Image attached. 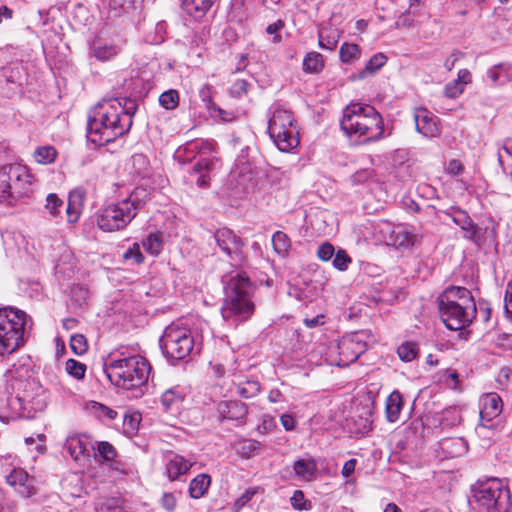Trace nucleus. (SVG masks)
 Wrapping results in <instances>:
<instances>
[{
  "mask_svg": "<svg viewBox=\"0 0 512 512\" xmlns=\"http://www.w3.org/2000/svg\"><path fill=\"white\" fill-rule=\"evenodd\" d=\"M118 52V47L110 43L98 42L92 47L93 55L101 61L109 60L113 56L117 55Z\"/></svg>",
  "mask_w": 512,
  "mask_h": 512,
  "instance_id": "obj_38",
  "label": "nucleus"
},
{
  "mask_svg": "<svg viewBox=\"0 0 512 512\" xmlns=\"http://www.w3.org/2000/svg\"><path fill=\"white\" fill-rule=\"evenodd\" d=\"M7 483L16 487L17 492L25 498H28L35 493L32 482L29 479V475L23 469H14L7 476Z\"/></svg>",
  "mask_w": 512,
  "mask_h": 512,
  "instance_id": "obj_21",
  "label": "nucleus"
},
{
  "mask_svg": "<svg viewBox=\"0 0 512 512\" xmlns=\"http://www.w3.org/2000/svg\"><path fill=\"white\" fill-rule=\"evenodd\" d=\"M32 177L25 166L8 164L0 168V202L9 204L32 191Z\"/></svg>",
  "mask_w": 512,
  "mask_h": 512,
  "instance_id": "obj_10",
  "label": "nucleus"
},
{
  "mask_svg": "<svg viewBox=\"0 0 512 512\" xmlns=\"http://www.w3.org/2000/svg\"><path fill=\"white\" fill-rule=\"evenodd\" d=\"M451 220L463 231V237L481 246L484 242L485 230L473 222L470 216L461 209H453L449 214Z\"/></svg>",
  "mask_w": 512,
  "mask_h": 512,
  "instance_id": "obj_16",
  "label": "nucleus"
},
{
  "mask_svg": "<svg viewBox=\"0 0 512 512\" xmlns=\"http://www.w3.org/2000/svg\"><path fill=\"white\" fill-rule=\"evenodd\" d=\"M256 179V167L246 156H238L229 175L230 184L240 191L248 192L256 186Z\"/></svg>",
  "mask_w": 512,
  "mask_h": 512,
  "instance_id": "obj_14",
  "label": "nucleus"
},
{
  "mask_svg": "<svg viewBox=\"0 0 512 512\" xmlns=\"http://www.w3.org/2000/svg\"><path fill=\"white\" fill-rule=\"evenodd\" d=\"M86 410L101 421L113 420L117 417V412L102 403L89 401L85 404Z\"/></svg>",
  "mask_w": 512,
  "mask_h": 512,
  "instance_id": "obj_31",
  "label": "nucleus"
},
{
  "mask_svg": "<svg viewBox=\"0 0 512 512\" xmlns=\"http://www.w3.org/2000/svg\"><path fill=\"white\" fill-rule=\"evenodd\" d=\"M163 354L171 360H183L194 353L196 344L191 331L176 323L166 327L159 340Z\"/></svg>",
  "mask_w": 512,
  "mask_h": 512,
  "instance_id": "obj_11",
  "label": "nucleus"
},
{
  "mask_svg": "<svg viewBox=\"0 0 512 512\" xmlns=\"http://www.w3.org/2000/svg\"><path fill=\"white\" fill-rule=\"evenodd\" d=\"M414 121L417 132L423 136L432 138L439 134L438 119L426 108L415 110Z\"/></svg>",
  "mask_w": 512,
  "mask_h": 512,
  "instance_id": "obj_18",
  "label": "nucleus"
},
{
  "mask_svg": "<svg viewBox=\"0 0 512 512\" xmlns=\"http://www.w3.org/2000/svg\"><path fill=\"white\" fill-rule=\"evenodd\" d=\"M257 493L255 488L247 489L236 501L235 506L240 509L245 506Z\"/></svg>",
  "mask_w": 512,
  "mask_h": 512,
  "instance_id": "obj_64",
  "label": "nucleus"
},
{
  "mask_svg": "<svg viewBox=\"0 0 512 512\" xmlns=\"http://www.w3.org/2000/svg\"><path fill=\"white\" fill-rule=\"evenodd\" d=\"M63 206V201L58 197L55 193H50L46 197V210L52 215L53 217L57 216L60 208Z\"/></svg>",
  "mask_w": 512,
  "mask_h": 512,
  "instance_id": "obj_49",
  "label": "nucleus"
},
{
  "mask_svg": "<svg viewBox=\"0 0 512 512\" xmlns=\"http://www.w3.org/2000/svg\"><path fill=\"white\" fill-rule=\"evenodd\" d=\"M352 262L351 257L343 249L338 250L333 259V267L339 271H346Z\"/></svg>",
  "mask_w": 512,
  "mask_h": 512,
  "instance_id": "obj_48",
  "label": "nucleus"
},
{
  "mask_svg": "<svg viewBox=\"0 0 512 512\" xmlns=\"http://www.w3.org/2000/svg\"><path fill=\"white\" fill-rule=\"evenodd\" d=\"M132 165L136 173L141 175L147 170L149 161L144 154H134L132 156Z\"/></svg>",
  "mask_w": 512,
  "mask_h": 512,
  "instance_id": "obj_56",
  "label": "nucleus"
},
{
  "mask_svg": "<svg viewBox=\"0 0 512 512\" xmlns=\"http://www.w3.org/2000/svg\"><path fill=\"white\" fill-rule=\"evenodd\" d=\"M179 99V92L175 89H169L159 96V104L166 110H174L179 105Z\"/></svg>",
  "mask_w": 512,
  "mask_h": 512,
  "instance_id": "obj_42",
  "label": "nucleus"
},
{
  "mask_svg": "<svg viewBox=\"0 0 512 512\" xmlns=\"http://www.w3.org/2000/svg\"><path fill=\"white\" fill-rule=\"evenodd\" d=\"M125 260H131L134 264H141L144 262V255L140 251L138 243H133L123 254Z\"/></svg>",
  "mask_w": 512,
  "mask_h": 512,
  "instance_id": "obj_52",
  "label": "nucleus"
},
{
  "mask_svg": "<svg viewBox=\"0 0 512 512\" xmlns=\"http://www.w3.org/2000/svg\"><path fill=\"white\" fill-rule=\"evenodd\" d=\"M90 445L89 438L85 435H70L67 437L64 447L69 455L76 461L85 457Z\"/></svg>",
  "mask_w": 512,
  "mask_h": 512,
  "instance_id": "obj_22",
  "label": "nucleus"
},
{
  "mask_svg": "<svg viewBox=\"0 0 512 512\" xmlns=\"http://www.w3.org/2000/svg\"><path fill=\"white\" fill-rule=\"evenodd\" d=\"M33 156L37 163L48 165L55 161L57 157V151L51 145L40 146L36 148Z\"/></svg>",
  "mask_w": 512,
  "mask_h": 512,
  "instance_id": "obj_39",
  "label": "nucleus"
},
{
  "mask_svg": "<svg viewBox=\"0 0 512 512\" xmlns=\"http://www.w3.org/2000/svg\"><path fill=\"white\" fill-rule=\"evenodd\" d=\"M368 333L356 331L341 338L336 346L338 359L334 360L337 366H348L355 362L367 349Z\"/></svg>",
  "mask_w": 512,
  "mask_h": 512,
  "instance_id": "obj_13",
  "label": "nucleus"
},
{
  "mask_svg": "<svg viewBox=\"0 0 512 512\" xmlns=\"http://www.w3.org/2000/svg\"><path fill=\"white\" fill-rule=\"evenodd\" d=\"M374 170L373 169H361L356 171L353 175L350 177V181L353 185H360L365 184L368 181H370L374 177Z\"/></svg>",
  "mask_w": 512,
  "mask_h": 512,
  "instance_id": "obj_51",
  "label": "nucleus"
},
{
  "mask_svg": "<svg viewBox=\"0 0 512 512\" xmlns=\"http://www.w3.org/2000/svg\"><path fill=\"white\" fill-rule=\"evenodd\" d=\"M505 312L512 319V279L507 283L504 297Z\"/></svg>",
  "mask_w": 512,
  "mask_h": 512,
  "instance_id": "obj_63",
  "label": "nucleus"
},
{
  "mask_svg": "<svg viewBox=\"0 0 512 512\" xmlns=\"http://www.w3.org/2000/svg\"><path fill=\"white\" fill-rule=\"evenodd\" d=\"M438 309L445 326L453 331L468 327L477 312L471 292L461 286L446 288L438 297Z\"/></svg>",
  "mask_w": 512,
  "mask_h": 512,
  "instance_id": "obj_4",
  "label": "nucleus"
},
{
  "mask_svg": "<svg viewBox=\"0 0 512 512\" xmlns=\"http://www.w3.org/2000/svg\"><path fill=\"white\" fill-rule=\"evenodd\" d=\"M292 507L296 510H307L310 508V503L305 499L304 493L301 490H295L290 498Z\"/></svg>",
  "mask_w": 512,
  "mask_h": 512,
  "instance_id": "obj_54",
  "label": "nucleus"
},
{
  "mask_svg": "<svg viewBox=\"0 0 512 512\" xmlns=\"http://www.w3.org/2000/svg\"><path fill=\"white\" fill-rule=\"evenodd\" d=\"M213 165V159L209 157L201 158L194 166L193 172L199 174L196 179V184L200 188H207L209 186V176L207 172Z\"/></svg>",
  "mask_w": 512,
  "mask_h": 512,
  "instance_id": "obj_30",
  "label": "nucleus"
},
{
  "mask_svg": "<svg viewBox=\"0 0 512 512\" xmlns=\"http://www.w3.org/2000/svg\"><path fill=\"white\" fill-rule=\"evenodd\" d=\"M478 512H508L509 490L497 478L481 482L474 489Z\"/></svg>",
  "mask_w": 512,
  "mask_h": 512,
  "instance_id": "obj_12",
  "label": "nucleus"
},
{
  "mask_svg": "<svg viewBox=\"0 0 512 512\" xmlns=\"http://www.w3.org/2000/svg\"><path fill=\"white\" fill-rule=\"evenodd\" d=\"M293 470L300 480L311 481L316 476L317 465L313 459H298L293 464Z\"/></svg>",
  "mask_w": 512,
  "mask_h": 512,
  "instance_id": "obj_26",
  "label": "nucleus"
},
{
  "mask_svg": "<svg viewBox=\"0 0 512 512\" xmlns=\"http://www.w3.org/2000/svg\"><path fill=\"white\" fill-rule=\"evenodd\" d=\"M150 199V192L138 187L125 199L110 203L97 212L98 227L105 232L124 229Z\"/></svg>",
  "mask_w": 512,
  "mask_h": 512,
  "instance_id": "obj_6",
  "label": "nucleus"
},
{
  "mask_svg": "<svg viewBox=\"0 0 512 512\" xmlns=\"http://www.w3.org/2000/svg\"><path fill=\"white\" fill-rule=\"evenodd\" d=\"M86 365L75 359H68L65 363L66 372L77 380H81L85 377Z\"/></svg>",
  "mask_w": 512,
  "mask_h": 512,
  "instance_id": "obj_44",
  "label": "nucleus"
},
{
  "mask_svg": "<svg viewBox=\"0 0 512 512\" xmlns=\"http://www.w3.org/2000/svg\"><path fill=\"white\" fill-rule=\"evenodd\" d=\"M253 285L245 274L230 278L225 286V299L221 315L234 325L248 320L254 312L252 301Z\"/></svg>",
  "mask_w": 512,
  "mask_h": 512,
  "instance_id": "obj_7",
  "label": "nucleus"
},
{
  "mask_svg": "<svg viewBox=\"0 0 512 512\" xmlns=\"http://www.w3.org/2000/svg\"><path fill=\"white\" fill-rule=\"evenodd\" d=\"M191 466V462L178 454L171 452L166 455L165 469L167 477L171 481L179 479L181 475L186 474Z\"/></svg>",
  "mask_w": 512,
  "mask_h": 512,
  "instance_id": "obj_20",
  "label": "nucleus"
},
{
  "mask_svg": "<svg viewBox=\"0 0 512 512\" xmlns=\"http://www.w3.org/2000/svg\"><path fill=\"white\" fill-rule=\"evenodd\" d=\"M6 390L8 403L12 409L31 418L34 413L43 411L48 404L49 392L28 371H10L7 376Z\"/></svg>",
  "mask_w": 512,
  "mask_h": 512,
  "instance_id": "obj_2",
  "label": "nucleus"
},
{
  "mask_svg": "<svg viewBox=\"0 0 512 512\" xmlns=\"http://www.w3.org/2000/svg\"><path fill=\"white\" fill-rule=\"evenodd\" d=\"M386 61L387 57L383 53H377L373 55L365 64L363 70H361L359 74L356 76V78L363 79L368 75L374 74L376 71H378L381 67L385 65Z\"/></svg>",
  "mask_w": 512,
  "mask_h": 512,
  "instance_id": "obj_36",
  "label": "nucleus"
},
{
  "mask_svg": "<svg viewBox=\"0 0 512 512\" xmlns=\"http://www.w3.org/2000/svg\"><path fill=\"white\" fill-rule=\"evenodd\" d=\"M403 407V398L399 391H393L386 399V417L389 422H396L399 419Z\"/></svg>",
  "mask_w": 512,
  "mask_h": 512,
  "instance_id": "obj_27",
  "label": "nucleus"
},
{
  "mask_svg": "<svg viewBox=\"0 0 512 512\" xmlns=\"http://www.w3.org/2000/svg\"><path fill=\"white\" fill-rule=\"evenodd\" d=\"M183 393L178 387L167 389L161 396V404L166 411L178 408L183 401Z\"/></svg>",
  "mask_w": 512,
  "mask_h": 512,
  "instance_id": "obj_33",
  "label": "nucleus"
},
{
  "mask_svg": "<svg viewBox=\"0 0 512 512\" xmlns=\"http://www.w3.org/2000/svg\"><path fill=\"white\" fill-rule=\"evenodd\" d=\"M236 393L242 398L249 399L259 394L261 385L257 380L246 379L235 383Z\"/></svg>",
  "mask_w": 512,
  "mask_h": 512,
  "instance_id": "obj_32",
  "label": "nucleus"
},
{
  "mask_svg": "<svg viewBox=\"0 0 512 512\" xmlns=\"http://www.w3.org/2000/svg\"><path fill=\"white\" fill-rule=\"evenodd\" d=\"M70 347L77 355H82L87 351V341L82 334L72 335L70 338Z\"/></svg>",
  "mask_w": 512,
  "mask_h": 512,
  "instance_id": "obj_50",
  "label": "nucleus"
},
{
  "mask_svg": "<svg viewBox=\"0 0 512 512\" xmlns=\"http://www.w3.org/2000/svg\"><path fill=\"white\" fill-rule=\"evenodd\" d=\"M284 22L282 20H277L276 22L269 24L266 28V32L269 35H273V43H280L282 41L281 36L278 32L284 28Z\"/></svg>",
  "mask_w": 512,
  "mask_h": 512,
  "instance_id": "obj_59",
  "label": "nucleus"
},
{
  "mask_svg": "<svg viewBox=\"0 0 512 512\" xmlns=\"http://www.w3.org/2000/svg\"><path fill=\"white\" fill-rule=\"evenodd\" d=\"M440 447L448 457H459L467 451V443L463 438H446L440 442Z\"/></svg>",
  "mask_w": 512,
  "mask_h": 512,
  "instance_id": "obj_28",
  "label": "nucleus"
},
{
  "mask_svg": "<svg viewBox=\"0 0 512 512\" xmlns=\"http://www.w3.org/2000/svg\"><path fill=\"white\" fill-rule=\"evenodd\" d=\"M86 192L83 188H76L69 194L68 201L71 202L73 205H76L78 208L82 209L84 205Z\"/></svg>",
  "mask_w": 512,
  "mask_h": 512,
  "instance_id": "obj_58",
  "label": "nucleus"
},
{
  "mask_svg": "<svg viewBox=\"0 0 512 512\" xmlns=\"http://www.w3.org/2000/svg\"><path fill=\"white\" fill-rule=\"evenodd\" d=\"M486 76L494 85H505L512 81V65L508 63L494 65L487 70Z\"/></svg>",
  "mask_w": 512,
  "mask_h": 512,
  "instance_id": "obj_24",
  "label": "nucleus"
},
{
  "mask_svg": "<svg viewBox=\"0 0 512 512\" xmlns=\"http://www.w3.org/2000/svg\"><path fill=\"white\" fill-rule=\"evenodd\" d=\"M214 240L220 251L233 263L239 264L243 261L244 243L234 231L228 228H220L215 231Z\"/></svg>",
  "mask_w": 512,
  "mask_h": 512,
  "instance_id": "obj_15",
  "label": "nucleus"
},
{
  "mask_svg": "<svg viewBox=\"0 0 512 512\" xmlns=\"http://www.w3.org/2000/svg\"><path fill=\"white\" fill-rule=\"evenodd\" d=\"M422 13L418 10H411L409 9L405 13H403L398 20V25L404 26V27H410L413 24L414 17L420 16Z\"/></svg>",
  "mask_w": 512,
  "mask_h": 512,
  "instance_id": "obj_61",
  "label": "nucleus"
},
{
  "mask_svg": "<svg viewBox=\"0 0 512 512\" xmlns=\"http://www.w3.org/2000/svg\"><path fill=\"white\" fill-rule=\"evenodd\" d=\"M160 503L163 509L168 512H173L177 506V498L173 493H163Z\"/></svg>",
  "mask_w": 512,
  "mask_h": 512,
  "instance_id": "obj_57",
  "label": "nucleus"
},
{
  "mask_svg": "<svg viewBox=\"0 0 512 512\" xmlns=\"http://www.w3.org/2000/svg\"><path fill=\"white\" fill-rule=\"evenodd\" d=\"M260 442L253 439H241L233 444V448L243 458H250L260 449Z\"/></svg>",
  "mask_w": 512,
  "mask_h": 512,
  "instance_id": "obj_35",
  "label": "nucleus"
},
{
  "mask_svg": "<svg viewBox=\"0 0 512 512\" xmlns=\"http://www.w3.org/2000/svg\"><path fill=\"white\" fill-rule=\"evenodd\" d=\"M250 83L244 79H237L230 87V95L241 98L247 94Z\"/></svg>",
  "mask_w": 512,
  "mask_h": 512,
  "instance_id": "obj_53",
  "label": "nucleus"
},
{
  "mask_svg": "<svg viewBox=\"0 0 512 512\" xmlns=\"http://www.w3.org/2000/svg\"><path fill=\"white\" fill-rule=\"evenodd\" d=\"M136 0H107L108 6L114 15L125 13L134 7Z\"/></svg>",
  "mask_w": 512,
  "mask_h": 512,
  "instance_id": "obj_47",
  "label": "nucleus"
},
{
  "mask_svg": "<svg viewBox=\"0 0 512 512\" xmlns=\"http://www.w3.org/2000/svg\"><path fill=\"white\" fill-rule=\"evenodd\" d=\"M217 412L222 420H243L247 415V407L236 400L220 401L217 404Z\"/></svg>",
  "mask_w": 512,
  "mask_h": 512,
  "instance_id": "obj_19",
  "label": "nucleus"
},
{
  "mask_svg": "<svg viewBox=\"0 0 512 512\" xmlns=\"http://www.w3.org/2000/svg\"><path fill=\"white\" fill-rule=\"evenodd\" d=\"M90 297L89 290L81 285H76L71 288V300L77 306L82 307L87 304V301Z\"/></svg>",
  "mask_w": 512,
  "mask_h": 512,
  "instance_id": "obj_46",
  "label": "nucleus"
},
{
  "mask_svg": "<svg viewBox=\"0 0 512 512\" xmlns=\"http://www.w3.org/2000/svg\"><path fill=\"white\" fill-rule=\"evenodd\" d=\"M30 328L31 319L24 311L13 307L0 308V357L10 355L23 346Z\"/></svg>",
  "mask_w": 512,
  "mask_h": 512,
  "instance_id": "obj_8",
  "label": "nucleus"
},
{
  "mask_svg": "<svg viewBox=\"0 0 512 512\" xmlns=\"http://www.w3.org/2000/svg\"><path fill=\"white\" fill-rule=\"evenodd\" d=\"M151 366L148 360L138 354H114L105 365V373L112 384L123 389H134L145 385L149 379Z\"/></svg>",
  "mask_w": 512,
  "mask_h": 512,
  "instance_id": "obj_5",
  "label": "nucleus"
},
{
  "mask_svg": "<svg viewBox=\"0 0 512 512\" xmlns=\"http://www.w3.org/2000/svg\"><path fill=\"white\" fill-rule=\"evenodd\" d=\"M361 49L354 43H343L339 50L341 62L345 64H352L360 58Z\"/></svg>",
  "mask_w": 512,
  "mask_h": 512,
  "instance_id": "obj_37",
  "label": "nucleus"
},
{
  "mask_svg": "<svg viewBox=\"0 0 512 512\" xmlns=\"http://www.w3.org/2000/svg\"><path fill=\"white\" fill-rule=\"evenodd\" d=\"M272 245L276 253L284 255L290 248V241L285 233L277 231L272 236Z\"/></svg>",
  "mask_w": 512,
  "mask_h": 512,
  "instance_id": "obj_43",
  "label": "nucleus"
},
{
  "mask_svg": "<svg viewBox=\"0 0 512 512\" xmlns=\"http://www.w3.org/2000/svg\"><path fill=\"white\" fill-rule=\"evenodd\" d=\"M210 476L207 474H200L196 476L189 486V493L192 498L199 499L202 497L210 486Z\"/></svg>",
  "mask_w": 512,
  "mask_h": 512,
  "instance_id": "obj_34",
  "label": "nucleus"
},
{
  "mask_svg": "<svg viewBox=\"0 0 512 512\" xmlns=\"http://www.w3.org/2000/svg\"><path fill=\"white\" fill-rule=\"evenodd\" d=\"M323 66V56L318 52H309L303 60V69L309 73H317Z\"/></svg>",
  "mask_w": 512,
  "mask_h": 512,
  "instance_id": "obj_40",
  "label": "nucleus"
},
{
  "mask_svg": "<svg viewBox=\"0 0 512 512\" xmlns=\"http://www.w3.org/2000/svg\"><path fill=\"white\" fill-rule=\"evenodd\" d=\"M92 448L95 452L94 458L97 462L109 465L113 469H118L115 461L117 452L111 443L107 441H100L97 442L95 446H92Z\"/></svg>",
  "mask_w": 512,
  "mask_h": 512,
  "instance_id": "obj_23",
  "label": "nucleus"
},
{
  "mask_svg": "<svg viewBox=\"0 0 512 512\" xmlns=\"http://www.w3.org/2000/svg\"><path fill=\"white\" fill-rule=\"evenodd\" d=\"M142 246L151 255L157 256L163 248L162 237L160 234H149L143 241Z\"/></svg>",
  "mask_w": 512,
  "mask_h": 512,
  "instance_id": "obj_41",
  "label": "nucleus"
},
{
  "mask_svg": "<svg viewBox=\"0 0 512 512\" xmlns=\"http://www.w3.org/2000/svg\"><path fill=\"white\" fill-rule=\"evenodd\" d=\"M397 353L401 360L410 362L418 354L417 345L414 342H404L398 347Z\"/></svg>",
  "mask_w": 512,
  "mask_h": 512,
  "instance_id": "obj_45",
  "label": "nucleus"
},
{
  "mask_svg": "<svg viewBox=\"0 0 512 512\" xmlns=\"http://www.w3.org/2000/svg\"><path fill=\"white\" fill-rule=\"evenodd\" d=\"M335 255L334 246L329 242L322 243L317 249V257L322 261H329Z\"/></svg>",
  "mask_w": 512,
  "mask_h": 512,
  "instance_id": "obj_55",
  "label": "nucleus"
},
{
  "mask_svg": "<svg viewBox=\"0 0 512 512\" xmlns=\"http://www.w3.org/2000/svg\"><path fill=\"white\" fill-rule=\"evenodd\" d=\"M217 0H182L184 10L195 17H201L207 13Z\"/></svg>",
  "mask_w": 512,
  "mask_h": 512,
  "instance_id": "obj_29",
  "label": "nucleus"
},
{
  "mask_svg": "<svg viewBox=\"0 0 512 512\" xmlns=\"http://www.w3.org/2000/svg\"><path fill=\"white\" fill-rule=\"evenodd\" d=\"M216 142L210 139H196L188 142L183 151L192 157L195 155H200L202 158L207 157V155L211 154L215 151Z\"/></svg>",
  "mask_w": 512,
  "mask_h": 512,
  "instance_id": "obj_25",
  "label": "nucleus"
},
{
  "mask_svg": "<svg viewBox=\"0 0 512 512\" xmlns=\"http://www.w3.org/2000/svg\"><path fill=\"white\" fill-rule=\"evenodd\" d=\"M464 91L461 83L455 81L449 82L444 89L445 96L448 98H456Z\"/></svg>",
  "mask_w": 512,
  "mask_h": 512,
  "instance_id": "obj_60",
  "label": "nucleus"
},
{
  "mask_svg": "<svg viewBox=\"0 0 512 512\" xmlns=\"http://www.w3.org/2000/svg\"><path fill=\"white\" fill-rule=\"evenodd\" d=\"M135 110V102L128 98H109L100 101L89 113V141L104 146L123 136L132 126Z\"/></svg>",
  "mask_w": 512,
  "mask_h": 512,
  "instance_id": "obj_1",
  "label": "nucleus"
},
{
  "mask_svg": "<svg viewBox=\"0 0 512 512\" xmlns=\"http://www.w3.org/2000/svg\"><path fill=\"white\" fill-rule=\"evenodd\" d=\"M341 129L360 144L376 142L384 137V121L371 105L351 103L343 110Z\"/></svg>",
  "mask_w": 512,
  "mask_h": 512,
  "instance_id": "obj_3",
  "label": "nucleus"
},
{
  "mask_svg": "<svg viewBox=\"0 0 512 512\" xmlns=\"http://www.w3.org/2000/svg\"><path fill=\"white\" fill-rule=\"evenodd\" d=\"M268 116V133L277 148L282 152H290L296 148L299 137L293 113L274 103L268 110Z\"/></svg>",
  "mask_w": 512,
  "mask_h": 512,
  "instance_id": "obj_9",
  "label": "nucleus"
},
{
  "mask_svg": "<svg viewBox=\"0 0 512 512\" xmlns=\"http://www.w3.org/2000/svg\"><path fill=\"white\" fill-rule=\"evenodd\" d=\"M478 406L480 426L487 427V423L501 414L503 401L497 393L491 392L483 394L479 398Z\"/></svg>",
  "mask_w": 512,
  "mask_h": 512,
  "instance_id": "obj_17",
  "label": "nucleus"
},
{
  "mask_svg": "<svg viewBox=\"0 0 512 512\" xmlns=\"http://www.w3.org/2000/svg\"><path fill=\"white\" fill-rule=\"evenodd\" d=\"M357 465V459L352 458L346 461L342 467L341 475L343 478L346 479V483L351 482V477L355 472V468Z\"/></svg>",
  "mask_w": 512,
  "mask_h": 512,
  "instance_id": "obj_62",
  "label": "nucleus"
}]
</instances>
